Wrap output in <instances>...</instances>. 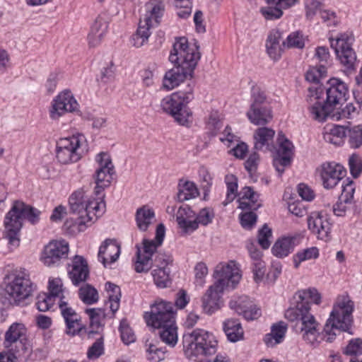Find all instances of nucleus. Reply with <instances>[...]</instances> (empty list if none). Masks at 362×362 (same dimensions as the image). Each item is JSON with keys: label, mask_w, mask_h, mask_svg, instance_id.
<instances>
[{"label": "nucleus", "mask_w": 362, "mask_h": 362, "mask_svg": "<svg viewBox=\"0 0 362 362\" xmlns=\"http://www.w3.org/2000/svg\"><path fill=\"white\" fill-rule=\"evenodd\" d=\"M321 295L315 288L298 291L294 295L296 305L288 308L284 317L295 322L296 332L300 334L308 344L316 347L322 339L332 341L336 333L332 329L346 331L352 322L354 302L347 296H343L333 308L329 318L325 326L322 334L320 325L310 312L309 300L315 304L321 303Z\"/></svg>", "instance_id": "f257e3e1"}, {"label": "nucleus", "mask_w": 362, "mask_h": 362, "mask_svg": "<svg viewBox=\"0 0 362 362\" xmlns=\"http://www.w3.org/2000/svg\"><path fill=\"white\" fill-rule=\"evenodd\" d=\"M99 167L95 173V198L89 197L83 188L74 191L69 199L71 212L78 216L75 224L79 231L85 230L105 211L104 189L109 187L115 174L112 159L106 153L101 152L95 157Z\"/></svg>", "instance_id": "f03ea898"}, {"label": "nucleus", "mask_w": 362, "mask_h": 362, "mask_svg": "<svg viewBox=\"0 0 362 362\" xmlns=\"http://www.w3.org/2000/svg\"><path fill=\"white\" fill-rule=\"evenodd\" d=\"M348 88L338 78H331L324 88L321 85H311L308 88L307 101L311 117L324 122L334 109L346 100Z\"/></svg>", "instance_id": "7ed1b4c3"}, {"label": "nucleus", "mask_w": 362, "mask_h": 362, "mask_svg": "<svg viewBox=\"0 0 362 362\" xmlns=\"http://www.w3.org/2000/svg\"><path fill=\"white\" fill-rule=\"evenodd\" d=\"M199 58L196 43L189 46L185 37L177 40L169 56V60L175 66L165 73L163 80V87L172 90L187 78H191Z\"/></svg>", "instance_id": "20e7f679"}, {"label": "nucleus", "mask_w": 362, "mask_h": 362, "mask_svg": "<svg viewBox=\"0 0 362 362\" xmlns=\"http://www.w3.org/2000/svg\"><path fill=\"white\" fill-rule=\"evenodd\" d=\"M214 277L216 281L209 286L202 298V309L208 315L221 308L223 305L221 295L224 288H234L240 281L241 274L236 262L230 261L226 264H218L215 269Z\"/></svg>", "instance_id": "39448f33"}, {"label": "nucleus", "mask_w": 362, "mask_h": 362, "mask_svg": "<svg viewBox=\"0 0 362 362\" xmlns=\"http://www.w3.org/2000/svg\"><path fill=\"white\" fill-rule=\"evenodd\" d=\"M40 210L23 202H13L4 221L5 235L11 247L16 248L20 245L23 219H27L30 223L35 224L40 220Z\"/></svg>", "instance_id": "423d86ee"}, {"label": "nucleus", "mask_w": 362, "mask_h": 362, "mask_svg": "<svg viewBox=\"0 0 362 362\" xmlns=\"http://www.w3.org/2000/svg\"><path fill=\"white\" fill-rule=\"evenodd\" d=\"M2 293L11 303L19 305L32 296L35 285L24 269H16L8 272L1 284Z\"/></svg>", "instance_id": "0eeeda50"}, {"label": "nucleus", "mask_w": 362, "mask_h": 362, "mask_svg": "<svg viewBox=\"0 0 362 362\" xmlns=\"http://www.w3.org/2000/svg\"><path fill=\"white\" fill-rule=\"evenodd\" d=\"M217 344L214 334L202 329H194L183 336L185 354L189 359L214 354Z\"/></svg>", "instance_id": "6e6552de"}, {"label": "nucleus", "mask_w": 362, "mask_h": 362, "mask_svg": "<svg viewBox=\"0 0 362 362\" xmlns=\"http://www.w3.org/2000/svg\"><path fill=\"white\" fill-rule=\"evenodd\" d=\"M192 98L191 89L187 92H175L165 97L160 102V107L163 112L170 115L179 124L187 125L190 122L192 112L187 105Z\"/></svg>", "instance_id": "1a4fd4ad"}, {"label": "nucleus", "mask_w": 362, "mask_h": 362, "mask_svg": "<svg viewBox=\"0 0 362 362\" xmlns=\"http://www.w3.org/2000/svg\"><path fill=\"white\" fill-rule=\"evenodd\" d=\"M146 14L141 19L136 33L132 36L133 45L140 47L148 40L151 33L150 29L158 25L163 16L164 5L158 0H151L146 6Z\"/></svg>", "instance_id": "9d476101"}, {"label": "nucleus", "mask_w": 362, "mask_h": 362, "mask_svg": "<svg viewBox=\"0 0 362 362\" xmlns=\"http://www.w3.org/2000/svg\"><path fill=\"white\" fill-rule=\"evenodd\" d=\"M165 226L163 223L158 225L156 233V240H143V247L136 245V261L135 270L138 273L148 272L152 266L151 256L154 255L165 236Z\"/></svg>", "instance_id": "9b49d317"}, {"label": "nucleus", "mask_w": 362, "mask_h": 362, "mask_svg": "<svg viewBox=\"0 0 362 362\" xmlns=\"http://www.w3.org/2000/svg\"><path fill=\"white\" fill-rule=\"evenodd\" d=\"M85 141L82 134L60 139L56 146V158L58 162L67 165L78 161L83 153L82 146Z\"/></svg>", "instance_id": "f8f14e48"}, {"label": "nucleus", "mask_w": 362, "mask_h": 362, "mask_svg": "<svg viewBox=\"0 0 362 362\" xmlns=\"http://www.w3.org/2000/svg\"><path fill=\"white\" fill-rule=\"evenodd\" d=\"M3 344L8 349V354L13 356L14 361L23 354L28 349L27 329L24 324H11L4 334Z\"/></svg>", "instance_id": "ddd939ff"}, {"label": "nucleus", "mask_w": 362, "mask_h": 362, "mask_svg": "<svg viewBox=\"0 0 362 362\" xmlns=\"http://www.w3.org/2000/svg\"><path fill=\"white\" fill-rule=\"evenodd\" d=\"M329 41L340 63L347 69H354L357 62L356 54L352 49L354 36L349 33H343L335 39L330 38Z\"/></svg>", "instance_id": "4468645a"}, {"label": "nucleus", "mask_w": 362, "mask_h": 362, "mask_svg": "<svg viewBox=\"0 0 362 362\" xmlns=\"http://www.w3.org/2000/svg\"><path fill=\"white\" fill-rule=\"evenodd\" d=\"M144 317L148 326L158 329L175 323L173 307L168 302L160 301L155 303L151 307L150 313H146Z\"/></svg>", "instance_id": "2eb2a0df"}, {"label": "nucleus", "mask_w": 362, "mask_h": 362, "mask_svg": "<svg viewBox=\"0 0 362 362\" xmlns=\"http://www.w3.org/2000/svg\"><path fill=\"white\" fill-rule=\"evenodd\" d=\"M79 104L74 94L68 89L60 92L53 98L49 109L51 119L57 121L66 112H78Z\"/></svg>", "instance_id": "dca6fc26"}, {"label": "nucleus", "mask_w": 362, "mask_h": 362, "mask_svg": "<svg viewBox=\"0 0 362 362\" xmlns=\"http://www.w3.org/2000/svg\"><path fill=\"white\" fill-rule=\"evenodd\" d=\"M229 308L247 320H254L261 316V310L255 303L245 295H234L228 303Z\"/></svg>", "instance_id": "f3484780"}, {"label": "nucleus", "mask_w": 362, "mask_h": 362, "mask_svg": "<svg viewBox=\"0 0 362 362\" xmlns=\"http://www.w3.org/2000/svg\"><path fill=\"white\" fill-rule=\"evenodd\" d=\"M69 252V244L65 240H52L44 248L42 262L47 267L59 265L66 259Z\"/></svg>", "instance_id": "a211bd4d"}, {"label": "nucleus", "mask_w": 362, "mask_h": 362, "mask_svg": "<svg viewBox=\"0 0 362 362\" xmlns=\"http://www.w3.org/2000/svg\"><path fill=\"white\" fill-rule=\"evenodd\" d=\"M322 185L326 189H332L343 181L346 171L340 164L334 162L322 163L320 168Z\"/></svg>", "instance_id": "6ab92c4d"}, {"label": "nucleus", "mask_w": 362, "mask_h": 362, "mask_svg": "<svg viewBox=\"0 0 362 362\" xmlns=\"http://www.w3.org/2000/svg\"><path fill=\"white\" fill-rule=\"evenodd\" d=\"M308 229L317 238L327 241L329 238L331 231V223L326 214L314 211L308 217Z\"/></svg>", "instance_id": "aec40b11"}, {"label": "nucleus", "mask_w": 362, "mask_h": 362, "mask_svg": "<svg viewBox=\"0 0 362 362\" xmlns=\"http://www.w3.org/2000/svg\"><path fill=\"white\" fill-rule=\"evenodd\" d=\"M277 142L279 148L276 157L274 159V166L281 175L284 172V168L291 163L293 146L281 132L278 134Z\"/></svg>", "instance_id": "412c9836"}, {"label": "nucleus", "mask_w": 362, "mask_h": 362, "mask_svg": "<svg viewBox=\"0 0 362 362\" xmlns=\"http://www.w3.org/2000/svg\"><path fill=\"white\" fill-rule=\"evenodd\" d=\"M176 221L184 234H191L197 229L195 213L188 206H182L178 209Z\"/></svg>", "instance_id": "4be33fe9"}, {"label": "nucleus", "mask_w": 362, "mask_h": 362, "mask_svg": "<svg viewBox=\"0 0 362 362\" xmlns=\"http://www.w3.org/2000/svg\"><path fill=\"white\" fill-rule=\"evenodd\" d=\"M120 254V247L115 240L106 239L100 245L98 254L100 262L104 267L115 262Z\"/></svg>", "instance_id": "5701e85b"}, {"label": "nucleus", "mask_w": 362, "mask_h": 362, "mask_svg": "<svg viewBox=\"0 0 362 362\" xmlns=\"http://www.w3.org/2000/svg\"><path fill=\"white\" fill-rule=\"evenodd\" d=\"M88 264L85 259L76 255L72 261L71 269L69 271V275L74 285L85 281L88 276Z\"/></svg>", "instance_id": "b1692460"}, {"label": "nucleus", "mask_w": 362, "mask_h": 362, "mask_svg": "<svg viewBox=\"0 0 362 362\" xmlns=\"http://www.w3.org/2000/svg\"><path fill=\"white\" fill-rule=\"evenodd\" d=\"M281 40L282 33L279 30H272L266 41L267 53L274 61L279 60L281 57L284 47L281 44Z\"/></svg>", "instance_id": "393cba45"}, {"label": "nucleus", "mask_w": 362, "mask_h": 362, "mask_svg": "<svg viewBox=\"0 0 362 362\" xmlns=\"http://www.w3.org/2000/svg\"><path fill=\"white\" fill-rule=\"evenodd\" d=\"M239 208L242 210H257L261 206L259 194L250 187H243L239 193Z\"/></svg>", "instance_id": "a878e982"}, {"label": "nucleus", "mask_w": 362, "mask_h": 362, "mask_svg": "<svg viewBox=\"0 0 362 362\" xmlns=\"http://www.w3.org/2000/svg\"><path fill=\"white\" fill-rule=\"evenodd\" d=\"M251 123L255 125H264L272 119V110L267 107H255L251 105L247 112Z\"/></svg>", "instance_id": "bb28decb"}, {"label": "nucleus", "mask_w": 362, "mask_h": 362, "mask_svg": "<svg viewBox=\"0 0 362 362\" xmlns=\"http://www.w3.org/2000/svg\"><path fill=\"white\" fill-rule=\"evenodd\" d=\"M136 222L137 227L141 231H146L156 221L154 211L147 205L136 210Z\"/></svg>", "instance_id": "cd10ccee"}, {"label": "nucleus", "mask_w": 362, "mask_h": 362, "mask_svg": "<svg viewBox=\"0 0 362 362\" xmlns=\"http://www.w3.org/2000/svg\"><path fill=\"white\" fill-rule=\"evenodd\" d=\"M107 25L102 19H96L91 26L88 35V42L90 47L98 46L106 34Z\"/></svg>", "instance_id": "c85d7f7f"}, {"label": "nucleus", "mask_w": 362, "mask_h": 362, "mask_svg": "<svg viewBox=\"0 0 362 362\" xmlns=\"http://www.w3.org/2000/svg\"><path fill=\"white\" fill-rule=\"evenodd\" d=\"M275 132L268 127H260L254 133L255 148L262 150L264 147L269 149L270 142L272 141Z\"/></svg>", "instance_id": "c756f323"}, {"label": "nucleus", "mask_w": 362, "mask_h": 362, "mask_svg": "<svg viewBox=\"0 0 362 362\" xmlns=\"http://www.w3.org/2000/svg\"><path fill=\"white\" fill-rule=\"evenodd\" d=\"M223 330L228 339L236 342L243 339L244 332L238 320L228 319L223 322Z\"/></svg>", "instance_id": "7c9ffc66"}, {"label": "nucleus", "mask_w": 362, "mask_h": 362, "mask_svg": "<svg viewBox=\"0 0 362 362\" xmlns=\"http://www.w3.org/2000/svg\"><path fill=\"white\" fill-rule=\"evenodd\" d=\"M177 200L180 202L194 199L199 196V190L195 184L190 181L180 180L177 185Z\"/></svg>", "instance_id": "2f4dec72"}, {"label": "nucleus", "mask_w": 362, "mask_h": 362, "mask_svg": "<svg viewBox=\"0 0 362 362\" xmlns=\"http://www.w3.org/2000/svg\"><path fill=\"white\" fill-rule=\"evenodd\" d=\"M287 330V325L284 322L274 325L271 333L265 335L264 341L268 346H274L282 341Z\"/></svg>", "instance_id": "473e14b6"}, {"label": "nucleus", "mask_w": 362, "mask_h": 362, "mask_svg": "<svg viewBox=\"0 0 362 362\" xmlns=\"http://www.w3.org/2000/svg\"><path fill=\"white\" fill-rule=\"evenodd\" d=\"M294 241L295 238L290 237L279 239L272 247V253L279 258L288 256L294 249Z\"/></svg>", "instance_id": "72a5a7b5"}, {"label": "nucleus", "mask_w": 362, "mask_h": 362, "mask_svg": "<svg viewBox=\"0 0 362 362\" xmlns=\"http://www.w3.org/2000/svg\"><path fill=\"white\" fill-rule=\"evenodd\" d=\"M347 136L346 126L334 125L324 134V139L336 146L341 145Z\"/></svg>", "instance_id": "f704fd0d"}, {"label": "nucleus", "mask_w": 362, "mask_h": 362, "mask_svg": "<svg viewBox=\"0 0 362 362\" xmlns=\"http://www.w3.org/2000/svg\"><path fill=\"white\" fill-rule=\"evenodd\" d=\"M319 257V250L316 247H311L301 250L293 256V265L296 269L305 261L315 259Z\"/></svg>", "instance_id": "c9c22d12"}, {"label": "nucleus", "mask_w": 362, "mask_h": 362, "mask_svg": "<svg viewBox=\"0 0 362 362\" xmlns=\"http://www.w3.org/2000/svg\"><path fill=\"white\" fill-rule=\"evenodd\" d=\"M105 288L108 293L110 310L113 313H115L119 308V301L121 298L120 288L112 283L107 282L105 284Z\"/></svg>", "instance_id": "e433bc0d"}, {"label": "nucleus", "mask_w": 362, "mask_h": 362, "mask_svg": "<svg viewBox=\"0 0 362 362\" xmlns=\"http://www.w3.org/2000/svg\"><path fill=\"white\" fill-rule=\"evenodd\" d=\"M160 338L165 344L170 347H174L177 342V332L175 323L160 329Z\"/></svg>", "instance_id": "4c0bfd02"}, {"label": "nucleus", "mask_w": 362, "mask_h": 362, "mask_svg": "<svg viewBox=\"0 0 362 362\" xmlns=\"http://www.w3.org/2000/svg\"><path fill=\"white\" fill-rule=\"evenodd\" d=\"M305 37L301 31L290 33L286 39L282 41V45L287 48L303 49L305 46Z\"/></svg>", "instance_id": "58836bf2"}, {"label": "nucleus", "mask_w": 362, "mask_h": 362, "mask_svg": "<svg viewBox=\"0 0 362 362\" xmlns=\"http://www.w3.org/2000/svg\"><path fill=\"white\" fill-rule=\"evenodd\" d=\"M267 6L259 9V13L266 21H275L283 16V7L279 5L267 3Z\"/></svg>", "instance_id": "ea45409f"}, {"label": "nucleus", "mask_w": 362, "mask_h": 362, "mask_svg": "<svg viewBox=\"0 0 362 362\" xmlns=\"http://www.w3.org/2000/svg\"><path fill=\"white\" fill-rule=\"evenodd\" d=\"M170 269H153L151 272L154 284L158 288H166L170 284Z\"/></svg>", "instance_id": "a19ab883"}, {"label": "nucleus", "mask_w": 362, "mask_h": 362, "mask_svg": "<svg viewBox=\"0 0 362 362\" xmlns=\"http://www.w3.org/2000/svg\"><path fill=\"white\" fill-rule=\"evenodd\" d=\"M349 144L351 148H358L362 145V125L346 126Z\"/></svg>", "instance_id": "79ce46f5"}, {"label": "nucleus", "mask_w": 362, "mask_h": 362, "mask_svg": "<svg viewBox=\"0 0 362 362\" xmlns=\"http://www.w3.org/2000/svg\"><path fill=\"white\" fill-rule=\"evenodd\" d=\"M225 181L227 185V193L226 200L223 202L224 206L232 202L237 197L238 191V179L232 175H227L225 177Z\"/></svg>", "instance_id": "37998d69"}, {"label": "nucleus", "mask_w": 362, "mask_h": 362, "mask_svg": "<svg viewBox=\"0 0 362 362\" xmlns=\"http://www.w3.org/2000/svg\"><path fill=\"white\" fill-rule=\"evenodd\" d=\"M79 296L81 300L88 305H91L98 300L97 290L90 284H86L79 289Z\"/></svg>", "instance_id": "c03bdc74"}, {"label": "nucleus", "mask_w": 362, "mask_h": 362, "mask_svg": "<svg viewBox=\"0 0 362 362\" xmlns=\"http://www.w3.org/2000/svg\"><path fill=\"white\" fill-rule=\"evenodd\" d=\"M48 288L49 291V296H52L54 300L55 298H59L58 303L59 304L60 300H63L64 298V289L62 279L59 278L49 279Z\"/></svg>", "instance_id": "a18cd8bd"}, {"label": "nucleus", "mask_w": 362, "mask_h": 362, "mask_svg": "<svg viewBox=\"0 0 362 362\" xmlns=\"http://www.w3.org/2000/svg\"><path fill=\"white\" fill-rule=\"evenodd\" d=\"M327 73V68L325 64H320L310 68L305 74V78L308 81L312 82L314 84H319L320 78L324 77Z\"/></svg>", "instance_id": "49530a36"}, {"label": "nucleus", "mask_w": 362, "mask_h": 362, "mask_svg": "<svg viewBox=\"0 0 362 362\" xmlns=\"http://www.w3.org/2000/svg\"><path fill=\"white\" fill-rule=\"evenodd\" d=\"M342 191L339 196V200L345 203H351L355 192L354 182L349 179L344 180L341 182Z\"/></svg>", "instance_id": "de8ad7c7"}, {"label": "nucleus", "mask_w": 362, "mask_h": 362, "mask_svg": "<svg viewBox=\"0 0 362 362\" xmlns=\"http://www.w3.org/2000/svg\"><path fill=\"white\" fill-rule=\"evenodd\" d=\"M119 329L124 344L129 345L136 341V335L126 320L121 321Z\"/></svg>", "instance_id": "09e8293b"}, {"label": "nucleus", "mask_w": 362, "mask_h": 362, "mask_svg": "<svg viewBox=\"0 0 362 362\" xmlns=\"http://www.w3.org/2000/svg\"><path fill=\"white\" fill-rule=\"evenodd\" d=\"M59 309L66 324L81 319L80 315L64 300H60Z\"/></svg>", "instance_id": "8fccbe9b"}, {"label": "nucleus", "mask_w": 362, "mask_h": 362, "mask_svg": "<svg viewBox=\"0 0 362 362\" xmlns=\"http://www.w3.org/2000/svg\"><path fill=\"white\" fill-rule=\"evenodd\" d=\"M214 218V210L211 208H204L201 209L197 214H195L197 228L199 225L206 226L211 223Z\"/></svg>", "instance_id": "3c124183"}, {"label": "nucleus", "mask_w": 362, "mask_h": 362, "mask_svg": "<svg viewBox=\"0 0 362 362\" xmlns=\"http://www.w3.org/2000/svg\"><path fill=\"white\" fill-rule=\"evenodd\" d=\"M165 350L156 344H150L146 349L147 358L151 362H160L165 358Z\"/></svg>", "instance_id": "603ef678"}, {"label": "nucleus", "mask_w": 362, "mask_h": 362, "mask_svg": "<svg viewBox=\"0 0 362 362\" xmlns=\"http://www.w3.org/2000/svg\"><path fill=\"white\" fill-rule=\"evenodd\" d=\"M153 255L151 256L152 266L151 269L154 267V269H170L168 265L173 262L171 257L167 254L156 252L153 259Z\"/></svg>", "instance_id": "864d4df0"}, {"label": "nucleus", "mask_w": 362, "mask_h": 362, "mask_svg": "<svg viewBox=\"0 0 362 362\" xmlns=\"http://www.w3.org/2000/svg\"><path fill=\"white\" fill-rule=\"evenodd\" d=\"M199 177L202 183V187L204 191V195L209 193L212 185L213 177L205 167H201L199 170Z\"/></svg>", "instance_id": "5fc2aeb1"}, {"label": "nucleus", "mask_w": 362, "mask_h": 362, "mask_svg": "<svg viewBox=\"0 0 362 362\" xmlns=\"http://www.w3.org/2000/svg\"><path fill=\"white\" fill-rule=\"evenodd\" d=\"M272 238V230L265 224L259 230L258 233V243L263 249L269 247Z\"/></svg>", "instance_id": "6e6d98bb"}, {"label": "nucleus", "mask_w": 362, "mask_h": 362, "mask_svg": "<svg viewBox=\"0 0 362 362\" xmlns=\"http://www.w3.org/2000/svg\"><path fill=\"white\" fill-rule=\"evenodd\" d=\"M344 354L348 356L356 358L358 355L362 354V341L359 339L350 341L349 344L346 346Z\"/></svg>", "instance_id": "4d7b16f0"}, {"label": "nucleus", "mask_w": 362, "mask_h": 362, "mask_svg": "<svg viewBox=\"0 0 362 362\" xmlns=\"http://www.w3.org/2000/svg\"><path fill=\"white\" fill-rule=\"evenodd\" d=\"M351 174L354 177H358L362 172V160L360 156L353 154L349 159Z\"/></svg>", "instance_id": "13d9d810"}, {"label": "nucleus", "mask_w": 362, "mask_h": 362, "mask_svg": "<svg viewBox=\"0 0 362 362\" xmlns=\"http://www.w3.org/2000/svg\"><path fill=\"white\" fill-rule=\"evenodd\" d=\"M362 110V105L356 101L347 104L341 110V116L346 118H352Z\"/></svg>", "instance_id": "bf43d9fd"}, {"label": "nucleus", "mask_w": 362, "mask_h": 362, "mask_svg": "<svg viewBox=\"0 0 362 362\" xmlns=\"http://www.w3.org/2000/svg\"><path fill=\"white\" fill-rule=\"evenodd\" d=\"M54 300L52 296L43 293L39 295L37 298L36 306L39 311L45 312L48 310L53 305Z\"/></svg>", "instance_id": "052dcab7"}, {"label": "nucleus", "mask_w": 362, "mask_h": 362, "mask_svg": "<svg viewBox=\"0 0 362 362\" xmlns=\"http://www.w3.org/2000/svg\"><path fill=\"white\" fill-rule=\"evenodd\" d=\"M196 283L200 286L204 284V278L208 274V269L206 265L203 262H199L196 264L194 268Z\"/></svg>", "instance_id": "680f3d73"}, {"label": "nucleus", "mask_w": 362, "mask_h": 362, "mask_svg": "<svg viewBox=\"0 0 362 362\" xmlns=\"http://www.w3.org/2000/svg\"><path fill=\"white\" fill-rule=\"evenodd\" d=\"M252 272L255 281L256 282L262 281L266 273V264L262 260L252 262Z\"/></svg>", "instance_id": "e2e57ef3"}, {"label": "nucleus", "mask_w": 362, "mask_h": 362, "mask_svg": "<svg viewBox=\"0 0 362 362\" xmlns=\"http://www.w3.org/2000/svg\"><path fill=\"white\" fill-rule=\"evenodd\" d=\"M241 226L246 229L251 228L256 223L257 215L252 212H245L240 216Z\"/></svg>", "instance_id": "0e129e2a"}, {"label": "nucleus", "mask_w": 362, "mask_h": 362, "mask_svg": "<svg viewBox=\"0 0 362 362\" xmlns=\"http://www.w3.org/2000/svg\"><path fill=\"white\" fill-rule=\"evenodd\" d=\"M252 103L255 107H264L263 104L266 101V95L264 91H262L258 87H253L252 89Z\"/></svg>", "instance_id": "69168bd1"}, {"label": "nucleus", "mask_w": 362, "mask_h": 362, "mask_svg": "<svg viewBox=\"0 0 362 362\" xmlns=\"http://www.w3.org/2000/svg\"><path fill=\"white\" fill-rule=\"evenodd\" d=\"M103 354V343L101 339H98L89 348L87 356L89 358H97Z\"/></svg>", "instance_id": "338daca9"}, {"label": "nucleus", "mask_w": 362, "mask_h": 362, "mask_svg": "<svg viewBox=\"0 0 362 362\" xmlns=\"http://www.w3.org/2000/svg\"><path fill=\"white\" fill-rule=\"evenodd\" d=\"M315 57L320 64H325L327 68V65L329 64L330 59L329 52L327 47H318L316 48Z\"/></svg>", "instance_id": "774afa93"}]
</instances>
